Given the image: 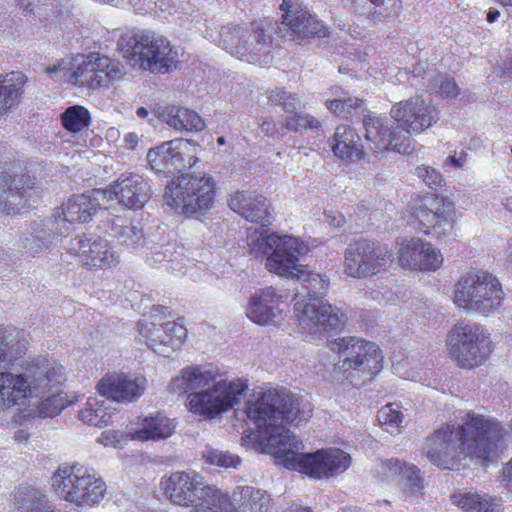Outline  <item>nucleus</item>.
Segmentation results:
<instances>
[{
	"mask_svg": "<svg viewBox=\"0 0 512 512\" xmlns=\"http://www.w3.org/2000/svg\"><path fill=\"white\" fill-rule=\"evenodd\" d=\"M417 228L424 235L447 243L457 236V209L447 197L426 199L415 211Z\"/></svg>",
	"mask_w": 512,
	"mask_h": 512,
	"instance_id": "obj_15",
	"label": "nucleus"
},
{
	"mask_svg": "<svg viewBox=\"0 0 512 512\" xmlns=\"http://www.w3.org/2000/svg\"><path fill=\"white\" fill-rule=\"evenodd\" d=\"M505 299L498 277L486 270H470L459 277L453 288L455 306L465 312L488 315L497 311Z\"/></svg>",
	"mask_w": 512,
	"mask_h": 512,
	"instance_id": "obj_10",
	"label": "nucleus"
},
{
	"mask_svg": "<svg viewBox=\"0 0 512 512\" xmlns=\"http://www.w3.org/2000/svg\"><path fill=\"white\" fill-rule=\"evenodd\" d=\"M331 349L340 354L342 363L339 369L343 373L361 371L373 375L382 369L383 356L373 342L356 337H344L336 340Z\"/></svg>",
	"mask_w": 512,
	"mask_h": 512,
	"instance_id": "obj_17",
	"label": "nucleus"
},
{
	"mask_svg": "<svg viewBox=\"0 0 512 512\" xmlns=\"http://www.w3.org/2000/svg\"><path fill=\"white\" fill-rule=\"evenodd\" d=\"M26 81L27 77L20 71L0 75V116L6 115L20 102Z\"/></svg>",
	"mask_w": 512,
	"mask_h": 512,
	"instance_id": "obj_35",
	"label": "nucleus"
},
{
	"mask_svg": "<svg viewBox=\"0 0 512 512\" xmlns=\"http://www.w3.org/2000/svg\"><path fill=\"white\" fill-rule=\"evenodd\" d=\"M10 501L17 512H44L52 505L39 489L25 485L14 489Z\"/></svg>",
	"mask_w": 512,
	"mask_h": 512,
	"instance_id": "obj_36",
	"label": "nucleus"
},
{
	"mask_svg": "<svg viewBox=\"0 0 512 512\" xmlns=\"http://www.w3.org/2000/svg\"><path fill=\"white\" fill-rule=\"evenodd\" d=\"M390 115L396 124L376 114L364 117L365 138L376 151L410 153V135L425 131L439 120L437 108L419 96L395 103Z\"/></svg>",
	"mask_w": 512,
	"mask_h": 512,
	"instance_id": "obj_5",
	"label": "nucleus"
},
{
	"mask_svg": "<svg viewBox=\"0 0 512 512\" xmlns=\"http://www.w3.org/2000/svg\"><path fill=\"white\" fill-rule=\"evenodd\" d=\"M276 23L252 22L247 25L227 24L209 38L232 56L250 64L265 65L273 59Z\"/></svg>",
	"mask_w": 512,
	"mask_h": 512,
	"instance_id": "obj_6",
	"label": "nucleus"
},
{
	"mask_svg": "<svg viewBox=\"0 0 512 512\" xmlns=\"http://www.w3.org/2000/svg\"><path fill=\"white\" fill-rule=\"evenodd\" d=\"M167 308L154 306L148 317L138 322V335L135 340L145 344L157 355L169 357L180 349L187 338V329L176 322H161Z\"/></svg>",
	"mask_w": 512,
	"mask_h": 512,
	"instance_id": "obj_14",
	"label": "nucleus"
},
{
	"mask_svg": "<svg viewBox=\"0 0 512 512\" xmlns=\"http://www.w3.org/2000/svg\"><path fill=\"white\" fill-rule=\"evenodd\" d=\"M62 237L63 234L55 230L50 220L45 223L33 222L21 236L20 245L27 255L35 257L57 246Z\"/></svg>",
	"mask_w": 512,
	"mask_h": 512,
	"instance_id": "obj_30",
	"label": "nucleus"
},
{
	"mask_svg": "<svg viewBox=\"0 0 512 512\" xmlns=\"http://www.w3.org/2000/svg\"><path fill=\"white\" fill-rule=\"evenodd\" d=\"M331 92L332 95H335L336 97L332 100H327L326 107L332 113L343 118H348L363 111V100L352 97L341 98L343 91H341V89L338 87L332 88Z\"/></svg>",
	"mask_w": 512,
	"mask_h": 512,
	"instance_id": "obj_43",
	"label": "nucleus"
},
{
	"mask_svg": "<svg viewBox=\"0 0 512 512\" xmlns=\"http://www.w3.org/2000/svg\"><path fill=\"white\" fill-rule=\"evenodd\" d=\"M161 120L178 132H200L205 128V122L194 110L168 106L160 114Z\"/></svg>",
	"mask_w": 512,
	"mask_h": 512,
	"instance_id": "obj_34",
	"label": "nucleus"
},
{
	"mask_svg": "<svg viewBox=\"0 0 512 512\" xmlns=\"http://www.w3.org/2000/svg\"><path fill=\"white\" fill-rule=\"evenodd\" d=\"M55 495L69 505L78 508H93L105 498L107 485L92 467L81 464H62L50 477Z\"/></svg>",
	"mask_w": 512,
	"mask_h": 512,
	"instance_id": "obj_7",
	"label": "nucleus"
},
{
	"mask_svg": "<svg viewBox=\"0 0 512 512\" xmlns=\"http://www.w3.org/2000/svg\"><path fill=\"white\" fill-rule=\"evenodd\" d=\"M284 127L290 131H301L302 129H317L321 122L310 114L298 113L297 110L286 115L283 122Z\"/></svg>",
	"mask_w": 512,
	"mask_h": 512,
	"instance_id": "obj_50",
	"label": "nucleus"
},
{
	"mask_svg": "<svg viewBox=\"0 0 512 512\" xmlns=\"http://www.w3.org/2000/svg\"><path fill=\"white\" fill-rule=\"evenodd\" d=\"M102 204L103 200L96 195V190L90 194L71 196L54 210L50 224L64 236L69 232L70 225L90 221Z\"/></svg>",
	"mask_w": 512,
	"mask_h": 512,
	"instance_id": "obj_23",
	"label": "nucleus"
},
{
	"mask_svg": "<svg viewBox=\"0 0 512 512\" xmlns=\"http://www.w3.org/2000/svg\"><path fill=\"white\" fill-rule=\"evenodd\" d=\"M76 64V54L67 56L55 63L47 65L43 71L47 77L58 83H66L72 86L71 75L74 72V65Z\"/></svg>",
	"mask_w": 512,
	"mask_h": 512,
	"instance_id": "obj_44",
	"label": "nucleus"
},
{
	"mask_svg": "<svg viewBox=\"0 0 512 512\" xmlns=\"http://www.w3.org/2000/svg\"><path fill=\"white\" fill-rule=\"evenodd\" d=\"M134 440L132 438V426L131 423L127 426V431H120L109 429L103 431L97 438V443L104 447H112L116 449L124 448L129 441Z\"/></svg>",
	"mask_w": 512,
	"mask_h": 512,
	"instance_id": "obj_49",
	"label": "nucleus"
},
{
	"mask_svg": "<svg viewBox=\"0 0 512 512\" xmlns=\"http://www.w3.org/2000/svg\"><path fill=\"white\" fill-rule=\"evenodd\" d=\"M422 72L429 77L430 84L428 86L431 89L438 87L442 97L454 98L459 94V89L453 78H449L444 75H438L437 79L432 82V78L434 77L433 72H425L422 65H418L413 69V74L415 77H420Z\"/></svg>",
	"mask_w": 512,
	"mask_h": 512,
	"instance_id": "obj_47",
	"label": "nucleus"
},
{
	"mask_svg": "<svg viewBox=\"0 0 512 512\" xmlns=\"http://www.w3.org/2000/svg\"><path fill=\"white\" fill-rule=\"evenodd\" d=\"M293 447V452L290 451L280 457L278 465L303 473L313 479L336 477L347 471L352 464L350 454L336 447L319 449L313 453H303L302 442H294Z\"/></svg>",
	"mask_w": 512,
	"mask_h": 512,
	"instance_id": "obj_12",
	"label": "nucleus"
},
{
	"mask_svg": "<svg viewBox=\"0 0 512 512\" xmlns=\"http://www.w3.org/2000/svg\"><path fill=\"white\" fill-rule=\"evenodd\" d=\"M501 204L506 211L512 213V194H506L501 200Z\"/></svg>",
	"mask_w": 512,
	"mask_h": 512,
	"instance_id": "obj_62",
	"label": "nucleus"
},
{
	"mask_svg": "<svg viewBox=\"0 0 512 512\" xmlns=\"http://www.w3.org/2000/svg\"><path fill=\"white\" fill-rule=\"evenodd\" d=\"M446 349L453 361L464 369L482 365L493 351L490 332L475 323L455 324L447 334Z\"/></svg>",
	"mask_w": 512,
	"mask_h": 512,
	"instance_id": "obj_13",
	"label": "nucleus"
},
{
	"mask_svg": "<svg viewBox=\"0 0 512 512\" xmlns=\"http://www.w3.org/2000/svg\"><path fill=\"white\" fill-rule=\"evenodd\" d=\"M451 502L466 512H503V502L476 490H457L451 494Z\"/></svg>",
	"mask_w": 512,
	"mask_h": 512,
	"instance_id": "obj_33",
	"label": "nucleus"
},
{
	"mask_svg": "<svg viewBox=\"0 0 512 512\" xmlns=\"http://www.w3.org/2000/svg\"><path fill=\"white\" fill-rule=\"evenodd\" d=\"M123 142L127 149L133 150L138 145L139 136L135 132H129L124 135Z\"/></svg>",
	"mask_w": 512,
	"mask_h": 512,
	"instance_id": "obj_58",
	"label": "nucleus"
},
{
	"mask_svg": "<svg viewBox=\"0 0 512 512\" xmlns=\"http://www.w3.org/2000/svg\"><path fill=\"white\" fill-rule=\"evenodd\" d=\"M397 257L399 265L410 271L435 272L444 262L441 250L419 237L399 241Z\"/></svg>",
	"mask_w": 512,
	"mask_h": 512,
	"instance_id": "obj_21",
	"label": "nucleus"
},
{
	"mask_svg": "<svg viewBox=\"0 0 512 512\" xmlns=\"http://www.w3.org/2000/svg\"><path fill=\"white\" fill-rule=\"evenodd\" d=\"M200 148L192 140L173 139L149 149L147 161L156 173L171 174L197 163Z\"/></svg>",
	"mask_w": 512,
	"mask_h": 512,
	"instance_id": "obj_18",
	"label": "nucleus"
},
{
	"mask_svg": "<svg viewBox=\"0 0 512 512\" xmlns=\"http://www.w3.org/2000/svg\"><path fill=\"white\" fill-rule=\"evenodd\" d=\"M280 9L283 12L281 24H276V32L289 41H298L312 37H325L327 27L312 15L309 10L294 0H283Z\"/></svg>",
	"mask_w": 512,
	"mask_h": 512,
	"instance_id": "obj_19",
	"label": "nucleus"
},
{
	"mask_svg": "<svg viewBox=\"0 0 512 512\" xmlns=\"http://www.w3.org/2000/svg\"><path fill=\"white\" fill-rule=\"evenodd\" d=\"M70 251L91 270H107L120 263L119 253L103 238L89 239L78 236L72 240Z\"/></svg>",
	"mask_w": 512,
	"mask_h": 512,
	"instance_id": "obj_25",
	"label": "nucleus"
},
{
	"mask_svg": "<svg viewBox=\"0 0 512 512\" xmlns=\"http://www.w3.org/2000/svg\"><path fill=\"white\" fill-rule=\"evenodd\" d=\"M448 164H450L451 166H453L455 169H460L462 168L465 163H466V155L464 154H460L459 156H456V155H452L450 156L447 161H446Z\"/></svg>",
	"mask_w": 512,
	"mask_h": 512,
	"instance_id": "obj_59",
	"label": "nucleus"
},
{
	"mask_svg": "<svg viewBox=\"0 0 512 512\" xmlns=\"http://www.w3.org/2000/svg\"><path fill=\"white\" fill-rule=\"evenodd\" d=\"M506 258L510 264H512V237L508 241L506 248Z\"/></svg>",
	"mask_w": 512,
	"mask_h": 512,
	"instance_id": "obj_64",
	"label": "nucleus"
},
{
	"mask_svg": "<svg viewBox=\"0 0 512 512\" xmlns=\"http://www.w3.org/2000/svg\"><path fill=\"white\" fill-rule=\"evenodd\" d=\"M387 246L359 240L350 243L344 252V272L352 278H366L379 273L391 262Z\"/></svg>",
	"mask_w": 512,
	"mask_h": 512,
	"instance_id": "obj_16",
	"label": "nucleus"
},
{
	"mask_svg": "<svg viewBox=\"0 0 512 512\" xmlns=\"http://www.w3.org/2000/svg\"><path fill=\"white\" fill-rule=\"evenodd\" d=\"M19 354V349L14 347L12 340L0 330V364L10 363Z\"/></svg>",
	"mask_w": 512,
	"mask_h": 512,
	"instance_id": "obj_56",
	"label": "nucleus"
},
{
	"mask_svg": "<svg viewBox=\"0 0 512 512\" xmlns=\"http://www.w3.org/2000/svg\"><path fill=\"white\" fill-rule=\"evenodd\" d=\"M268 104L279 106L286 115L301 108V99L296 93L283 88H274L267 91Z\"/></svg>",
	"mask_w": 512,
	"mask_h": 512,
	"instance_id": "obj_45",
	"label": "nucleus"
},
{
	"mask_svg": "<svg viewBox=\"0 0 512 512\" xmlns=\"http://www.w3.org/2000/svg\"><path fill=\"white\" fill-rule=\"evenodd\" d=\"M403 413L398 404H387L377 413L378 422L384 426L385 430H397L403 422Z\"/></svg>",
	"mask_w": 512,
	"mask_h": 512,
	"instance_id": "obj_51",
	"label": "nucleus"
},
{
	"mask_svg": "<svg viewBox=\"0 0 512 512\" xmlns=\"http://www.w3.org/2000/svg\"><path fill=\"white\" fill-rule=\"evenodd\" d=\"M260 129L266 135H273L275 131V125L272 121H263L260 125Z\"/></svg>",
	"mask_w": 512,
	"mask_h": 512,
	"instance_id": "obj_61",
	"label": "nucleus"
},
{
	"mask_svg": "<svg viewBox=\"0 0 512 512\" xmlns=\"http://www.w3.org/2000/svg\"><path fill=\"white\" fill-rule=\"evenodd\" d=\"M92 58L98 76L99 89L108 88L125 76V67L119 60L98 52H92Z\"/></svg>",
	"mask_w": 512,
	"mask_h": 512,
	"instance_id": "obj_37",
	"label": "nucleus"
},
{
	"mask_svg": "<svg viewBox=\"0 0 512 512\" xmlns=\"http://www.w3.org/2000/svg\"><path fill=\"white\" fill-rule=\"evenodd\" d=\"M112 414L104 406V401L89 398L79 412V419L90 426L102 427L111 422Z\"/></svg>",
	"mask_w": 512,
	"mask_h": 512,
	"instance_id": "obj_42",
	"label": "nucleus"
},
{
	"mask_svg": "<svg viewBox=\"0 0 512 512\" xmlns=\"http://www.w3.org/2000/svg\"><path fill=\"white\" fill-rule=\"evenodd\" d=\"M35 180L27 175L11 177L5 173L0 175V212L17 214L21 209L35 201L38 189Z\"/></svg>",
	"mask_w": 512,
	"mask_h": 512,
	"instance_id": "obj_26",
	"label": "nucleus"
},
{
	"mask_svg": "<svg viewBox=\"0 0 512 512\" xmlns=\"http://www.w3.org/2000/svg\"><path fill=\"white\" fill-rule=\"evenodd\" d=\"M168 390L187 395V410L202 419L211 420L241 403L248 390V382L243 378H223L212 365L191 364L180 369L170 380Z\"/></svg>",
	"mask_w": 512,
	"mask_h": 512,
	"instance_id": "obj_4",
	"label": "nucleus"
},
{
	"mask_svg": "<svg viewBox=\"0 0 512 512\" xmlns=\"http://www.w3.org/2000/svg\"><path fill=\"white\" fill-rule=\"evenodd\" d=\"M228 499L225 509L217 506L220 512H267L270 497L261 489L251 486H239L234 489L231 496L224 493Z\"/></svg>",
	"mask_w": 512,
	"mask_h": 512,
	"instance_id": "obj_31",
	"label": "nucleus"
},
{
	"mask_svg": "<svg viewBox=\"0 0 512 512\" xmlns=\"http://www.w3.org/2000/svg\"><path fill=\"white\" fill-rule=\"evenodd\" d=\"M148 380L144 375L124 372L105 374L97 383V392L119 403L138 401L146 392Z\"/></svg>",
	"mask_w": 512,
	"mask_h": 512,
	"instance_id": "obj_24",
	"label": "nucleus"
},
{
	"mask_svg": "<svg viewBox=\"0 0 512 512\" xmlns=\"http://www.w3.org/2000/svg\"><path fill=\"white\" fill-rule=\"evenodd\" d=\"M203 459L206 463L222 468H238L241 464V458L229 451H223L212 447H207L203 452Z\"/></svg>",
	"mask_w": 512,
	"mask_h": 512,
	"instance_id": "obj_48",
	"label": "nucleus"
},
{
	"mask_svg": "<svg viewBox=\"0 0 512 512\" xmlns=\"http://www.w3.org/2000/svg\"><path fill=\"white\" fill-rule=\"evenodd\" d=\"M326 218L329 224L335 227H341L346 222L345 217L340 213L326 214Z\"/></svg>",
	"mask_w": 512,
	"mask_h": 512,
	"instance_id": "obj_60",
	"label": "nucleus"
},
{
	"mask_svg": "<svg viewBox=\"0 0 512 512\" xmlns=\"http://www.w3.org/2000/svg\"><path fill=\"white\" fill-rule=\"evenodd\" d=\"M503 481L506 488L512 491V459L503 468Z\"/></svg>",
	"mask_w": 512,
	"mask_h": 512,
	"instance_id": "obj_57",
	"label": "nucleus"
},
{
	"mask_svg": "<svg viewBox=\"0 0 512 512\" xmlns=\"http://www.w3.org/2000/svg\"><path fill=\"white\" fill-rule=\"evenodd\" d=\"M165 203L188 217L210 210L215 201V181L207 175L182 174L166 186Z\"/></svg>",
	"mask_w": 512,
	"mask_h": 512,
	"instance_id": "obj_11",
	"label": "nucleus"
},
{
	"mask_svg": "<svg viewBox=\"0 0 512 512\" xmlns=\"http://www.w3.org/2000/svg\"><path fill=\"white\" fill-rule=\"evenodd\" d=\"M39 405V413L43 417H54L61 413L67 406L73 403L72 400L67 398V395L59 390H55L46 394Z\"/></svg>",
	"mask_w": 512,
	"mask_h": 512,
	"instance_id": "obj_46",
	"label": "nucleus"
},
{
	"mask_svg": "<svg viewBox=\"0 0 512 512\" xmlns=\"http://www.w3.org/2000/svg\"><path fill=\"white\" fill-rule=\"evenodd\" d=\"M500 16V12L498 10L490 9L487 13V21L489 23H494Z\"/></svg>",
	"mask_w": 512,
	"mask_h": 512,
	"instance_id": "obj_63",
	"label": "nucleus"
},
{
	"mask_svg": "<svg viewBox=\"0 0 512 512\" xmlns=\"http://www.w3.org/2000/svg\"><path fill=\"white\" fill-rule=\"evenodd\" d=\"M125 222L124 218L117 217L112 222V229L123 242L133 244L141 238V232L136 231L134 226L126 225Z\"/></svg>",
	"mask_w": 512,
	"mask_h": 512,
	"instance_id": "obj_53",
	"label": "nucleus"
},
{
	"mask_svg": "<svg viewBox=\"0 0 512 512\" xmlns=\"http://www.w3.org/2000/svg\"><path fill=\"white\" fill-rule=\"evenodd\" d=\"M289 296L285 289L268 286L255 291L248 299L245 315L260 326H280L284 320V311L280 308Z\"/></svg>",
	"mask_w": 512,
	"mask_h": 512,
	"instance_id": "obj_20",
	"label": "nucleus"
},
{
	"mask_svg": "<svg viewBox=\"0 0 512 512\" xmlns=\"http://www.w3.org/2000/svg\"><path fill=\"white\" fill-rule=\"evenodd\" d=\"M132 438L136 441H160L171 437L176 430L174 419L164 412L156 411L131 421Z\"/></svg>",
	"mask_w": 512,
	"mask_h": 512,
	"instance_id": "obj_29",
	"label": "nucleus"
},
{
	"mask_svg": "<svg viewBox=\"0 0 512 512\" xmlns=\"http://www.w3.org/2000/svg\"><path fill=\"white\" fill-rule=\"evenodd\" d=\"M229 207L245 218L247 221L258 223L261 227H250L249 230L259 229L263 231V236L268 234L264 227L271 224L272 212L269 200L261 194L253 191H237L228 200ZM248 235L246 236V239Z\"/></svg>",
	"mask_w": 512,
	"mask_h": 512,
	"instance_id": "obj_28",
	"label": "nucleus"
},
{
	"mask_svg": "<svg viewBox=\"0 0 512 512\" xmlns=\"http://www.w3.org/2000/svg\"><path fill=\"white\" fill-rule=\"evenodd\" d=\"M398 482L402 483L403 486L411 493H415L423 487L420 470L415 465L407 464L406 462Z\"/></svg>",
	"mask_w": 512,
	"mask_h": 512,
	"instance_id": "obj_52",
	"label": "nucleus"
},
{
	"mask_svg": "<svg viewBox=\"0 0 512 512\" xmlns=\"http://www.w3.org/2000/svg\"><path fill=\"white\" fill-rule=\"evenodd\" d=\"M497 424L473 411L467 412L461 423L441 424L427 438L425 454L435 466L457 470L467 458L484 465L496 447Z\"/></svg>",
	"mask_w": 512,
	"mask_h": 512,
	"instance_id": "obj_3",
	"label": "nucleus"
},
{
	"mask_svg": "<svg viewBox=\"0 0 512 512\" xmlns=\"http://www.w3.org/2000/svg\"><path fill=\"white\" fill-rule=\"evenodd\" d=\"M416 174L430 188L440 187L443 183V177L439 171L430 166H419Z\"/></svg>",
	"mask_w": 512,
	"mask_h": 512,
	"instance_id": "obj_55",
	"label": "nucleus"
},
{
	"mask_svg": "<svg viewBox=\"0 0 512 512\" xmlns=\"http://www.w3.org/2000/svg\"><path fill=\"white\" fill-rule=\"evenodd\" d=\"M245 412L258 428L242 437L243 446H251L274 456L280 463V457L293 452L292 444L301 442L285 427L284 422L299 426L311 417V404L301 397L277 390L254 393L245 405Z\"/></svg>",
	"mask_w": 512,
	"mask_h": 512,
	"instance_id": "obj_2",
	"label": "nucleus"
},
{
	"mask_svg": "<svg viewBox=\"0 0 512 512\" xmlns=\"http://www.w3.org/2000/svg\"><path fill=\"white\" fill-rule=\"evenodd\" d=\"M164 496L173 504L181 507H193L191 512H220L228 499L214 485L208 484L195 470H182L164 476L160 481Z\"/></svg>",
	"mask_w": 512,
	"mask_h": 512,
	"instance_id": "obj_8",
	"label": "nucleus"
},
{
	"mask_svg": "<svg viewBox=\"0 0 512 512\" xmlns=\"http://www.w3.org/2000/svg\"><path fill=\"white\" fill-rule=\"evenodd\" d=\"M96 195L103 200H117L129 209H141L151 196L150 185L141 175L123 173L106 189H96Z\"/></svg>",
	"mask_w": 512,
	"mask_h": 512,
	"instance_id": "obj_22",
	"label": "nucleus"
},
{
	"mask_svg": "<svg viewBox=\"0 0 512 512\" xmlns=\"http://www.w3.org/2000/svg\"><path fill=\"white\" fill-rule=\"evenodd\" d=\"M359 142L360 136L354 128L348 125H339L334 134L332 151L340 159H350L361 153Z\"/></svg>",
	"mask_w": 512,
	"mask_h": 512,
	"instance_id": "obj_38",
	"label": "nucleus"
},
{
	"mask_svg": "<svg viewBox=\"0 0 512 512\" xmlns=\"http://www.w3.org/2000/svg\"><path fill=\"white\" fill-rule=\"evenodd\" d=\"M25 375L32 399L59 390L65 381L64 367L54 358H37Z\"/></svg>",
	"mask_w": 512,
	"mask_h": 512,
	"instance_id": "obj_27",
	"label": "nucleus"
},
{
	"mask_svg": "<svg viewBox=\"0 0 512 512\" xmlns=\"http://www.w3.org/2000/svg\"><path fill=\"white\" fill-rule=\"evenodd\" d=\"M405 462L399 459H389L380 463L378 474L383 480L399 481Z\"/></svg>",
	"mask_w": 512,
	"mask_h": 512,
	"instance_id": "obj_54",
	"label": "nucleus"
},
{
	"mask_svg": "<svg viewBox=\"0 0 512 512\" xmlns=\"http://www.w3.org/2000/svg\"><path fill=\"white\" fill-rule=\"evenodd\" d=\"M361 13L367 12L375 21L396 17L402 10L401 0H352Z\"/></svg>",
	"mask_w": 512,
	"mask_h": 512,
	"instance_id": "obj_40",
	"label": "nucleus"
},
{
	"mask_svg": "<svg viewBox=\"0 0 512 512\" xmlns=\"http://www.w3.org/2000/svg\"><path fill=\"white\" fill-rule=\"evenodd\" d=\"M62 127L71 134H80L91 125V114L89 110L82 105H72L67 107L60 114Z\"/></svg>",
	"mask_w": 512,
	"mask_h": 512,
	"instance_id": "obj_41",
	"label": "nucleus"
},
{
	"mask_svg": "<svg viewBox=\"0 0 512 512\" xmlns=\"http://www.w3.org/2000/svg\"><path fill=\"white\" fill-rule=\"evenodd\" d=\"M247 246L250 254L264 259L270 273L300 281L307 298L295 294L294 314L301 329L319 338L324 332L337 330L345 322V314L323 298L329 279L299 263L306 245L298 237L288 234L263 236L259 229L249 230Z\"/></svg>",
	"mask_w": 512,
	"mask_h": 512,
	"instance_id": "obj_1",
	"label": "nucleus"
},
{
	"mask_svg": "<svg viewBox=\"0 0 512 512\" xmlns=\"http://www.w3.org/2000/svg\"><path fill=\"white\" fill-rule=\"evenodd\" d=\"M32 401L25 374L0 372V407L24 406Z\"/></svg>",
	"mask_w": 512,
	"mask_h": 512,
	"instance_id": "obj_32",
	"label": "nucleus"
},
{
	"mask_svg": "<svg viewBox=\"0 0 512 512\" xmlns=\"http://www.w3.org/2000/svg\"><path fill=\"white\" fill-rule=\"evenodd\" d=\"M97 79L98 76L93 63L92 52L76 54V64L71 75L72 86L86 90H97L99 89Z\"/></svg>",
	"mask_w": 512,
	"mask_h": 512,
	"instance_id": "obj_39",
	"label": "nucleus"
},
{
	"mask_svg": "<svg viewBox=\"0 0 512 512\" xmlns=\"http://www.w3.org/2000/svg\"><path fill=\"white\" fill-rule=\"evenodd\" d=\"M118 46L133 66L151 73H168L179 62L178 49L166 37L151 31L126 33L120 37Z\"/></svg>",
	"mask_w": 512,
	"mask_h": 512,
	"instance_id": "obj_9",
	"label": "nucleus"
}]
</instances>
